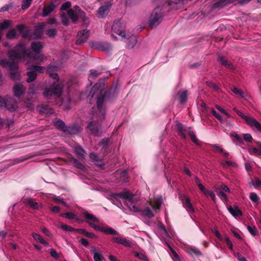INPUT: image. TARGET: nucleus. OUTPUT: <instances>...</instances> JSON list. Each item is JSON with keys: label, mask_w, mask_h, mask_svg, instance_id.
<instances>
[{"label": "nucleus", "mask_w": 261, "mask_h": 261, "mask_svg": "<svg viewBox=\"0 0 261 261\" xmlns=\"http://www.w3.org/2000/svg\"><path fill=\"white\" fill-rule=\"evenodd\" d=\"M43 46V44L41 42H33L31 43L30 52L27 53L24 45L19 44L13 49L9 51L8 56L11 60L18 59L24 60L28 58L33 60L41 61L43 60V57L40 54V51Z\"/></svg>", "instance_id": "obj_1"}, {"label": "nucleus", "mask_w": 261, "mask_h": 261, "mask_svg": "<svg viewBox=\"0 0 261 261\" xmlns=\"http://www.w3.org/2000/svg\"><path fill=\"white\" fill-rule=\"evenodd\" d=\"M113 197L115 198L120 197L125 199L126 204L131 211L134 212L141 211L138 207L135 205L139 201V198L137 196L132 195L129 192H124L121 193H115L113 194Z\"/></svg>", "instance_id": "obj_2"}, {"label": "nucleus", "mask_w": 261, "mask_h": 261, "mask_svg": "<svg viewBox=\"0 0 261 261\" xmlns=\"http://www.w3.org/2000/svg\"><path fill=\"white\" fill-rule=\"evenodd\" d=\"M105 93L100 91L97 97L96 107L93 108L92 115L93 118H98L100 120L105 119V106L103 104L105 99Z\"/></svg>", "instance_id": "obj_3"}, {"label": "nucleus", "mask_w": 261, "mask_h": 261, "mask_svg": "<svg viewBox=\"0 0 261 261\" xmlns=\"http://www.w3.org/2000/svg\"><path fill=\"white\" fill-rule=\"evenodd\" d=\"M67 15L74 22H76L78 17H80L83 20L85 24L88 25L89 23V21L86 18L85 12L82 11L79 7L77 6L74 7L73 9L69 10Z\"/></svg>", "instance_id": "obj_4"}, {"label": "nucleus", "mask_w": 261, "mask_h": 261, "mask_svg": "<svg viewBox=\"0 0 261 261\" xmlns=\"http://www.w3.org/2000/svg\"><path fill=\"white\" fill-rule=\"evenodd\" d=\"M62 92V88L59 83H54L49 88H46L43 96L47 98L53 96L59 97Z\"/></svg>", "instance_id": "obj_5"}, {"label": "nucleus", "mask_w": 261, "mask_h": 261, "mask_svg": "<svg viewBox=\"0 0 261 261\" xmlns=\"http://www.w3.org/2000/svg\"><path fill=\"white\" fill-rule=\"evenodd\" d=\"M161 10L162 8L158 6L152 12L149 20V25L151 28L156 27L161 22L163 18Z\"/></svg>", "instance_id": "obj_6"}, {"label": "nucleus", "mask_w": 261, "mask_h": 261, "mask_svg": "<svg viewBox=\"0 0 261 261\" xmlns=\"http://www.w3.org/2000/svg\"><path fill=\"white\" fill-rule=\"evenodd\" d=\"M53 122L57 127L60 129L64 132H68L71 134H74L80 131V129H75L73 127H66L64 122L59 119L56 118L54 119Z\"/></svg>", "instance_id": "obj_7"}, {"label": "nucleus", "mask_w": 261, "mask_h": 261, "mask_svg": "<svg viewBox=\"0 0 261 261\" xmlns=\"http://www.w3.org/2000/svg\"><path fill=\"white\" fill-rule=\"evenodd\" d=\"M0 102H3L5 106L10 111H15L17 108L16 101L8 96L2 98L0 96Z\"/></svg>", "instance_id": "obj_8"}, {"label": "nucleus", "mask_w": 261, "mask_h": 261, "mask_svg": "<svg viewBox=\"0 0 261 261\" xmlns=\"http://www.w3.org/2000/svg\"><path fill=\"white\" fill-rule=\"evenodd\" d=\"M125 28V24L120 20H117L114 22L112 26V30L113 32L118 34L119 35L124 37H125L124 32L123 31Z\"/></svg>", "instance_id": "obj_9"}, {"label": "nucleus", "mask_w": 261, "mask_h": 261, "mask_svg": "<svg viewBox=\"0 0 261 261\" xmlns=\"http://www.w3.org/2000/svg\"><path fill=\"white\" fill-rule=\"evenodd\" d=\"M31 69L33 70L27 72L28 78L27 81L28 83L32 82L36 79L37 77L36 71L42 72L44 70V67L40 66H33Z\"/></svg>", "instance_id": "obj_10"}, {"label": "nucleus", "mask_w": 261, "mask_h": 261, "mask_svg": "<svg viewBox=\"0 0 261 261\" xmlns=\"http://www.w3.org/2000/svg\"><path fill=\"white\" fill-rule=\"evenodd\" d=\"M10 75L11 79L18 80L20 78V73L18 69L17 64L15 63L10 65Z\"/></svg>", "instance_id": "obj_11"}, {"label": "nucleus", "mask_w": 261, "mask_h": 261, "mask_svg": "<svg viewBox=\"0 0 261 261\" xmlns=\"http://www.w3.org/2000/svg\"><path fill=\"white\" fill-rule=\"evenodd\" d=\"M87 127L91 132V133L93 135L96 136H98L100 135V125L98 122H91L90 123L88 124Z\"/></svg>", "instance_id": "obj_12"}, {"label": "nucleus", "mask_w": 261, "mask_h": 261, "mask_svg": "<svg viewBox=\"0 0 261 261\" xmlns=\"http://www.w3.org/2000/svg\"><path fill=\"white\" fill-rule=\"evenodd\" d=\"M245 121L253 129L255 128L258 131L261 132V125L256 119L247 116L245 119Z\"/></svg>", "instance_id": "obj_13"}, {"label": "nucleus", "mask_w": 261, "mask_h": 261, "mask_svg": "<svg viewBox=\"0 0 261 261\" xmlns=\"http://www.w3.org/2000/svg\"><path fill=\"white\" fill-rule=\"evenodd\" d=\"M89 31L84 30L80 31L77 35L76 44H81L85 42L88 38Z\"/></svg>", "instance_id": "obj_14"}, {"label": "nucleus", "mask_w": 261, "mask_h": 261, "mask_svg": "<svg viewBox=\"0 0 261 261\" xmlns=\"http://www.w3.org/2000/svg\"><path fill=\"white\" fill-rule=\"evenodd\" d=\"M89 225L96 230H100L106 234H116L117 232L112 228H101L99 226L92 223H89Z\"/></svg>", "instance_id": "obj_15"}, {"label": "nucleus", "mask_w": 261, "mask_h": 261, "mask_svg": "<svg viewBox=\"0 0 261 261\" xmlns=\"http://www.w3.org/2000/svg\"><path fill=\"white\" fill-rule=\"evenodd\" d=\"M112 240L113 241L117 244H122L125 247H131L133 245V243L126 239L125 238L122 237H113Z\"/></svg>", "instance_id": "obj_16"}, {"label": "nucleus", "mask_w": 261, "mask_h": 261, "mask_svg": "<svg viewBox=\"0 0 261 261\" xmlns=\"http://www.w3.org/2000/svg\"><path fill=\"white\" fill-rule=\"evenodd\" d=\"M13 89L14 95L18 97L22 95L25 91V88L24 86L20 83L15 84L14 86Z\"/></svg>", "instance_id": "obj_17"}, {"label": "nucleus", "mask_w": 261, "mask_h": 261, "mask_svg": "<svg viewBox=\"0 0 261 261\" xmlns=\"http://www.w3.org/2000/svg\"><path fill=\"white\" fill-rule=\"evenodd\" d=\"M23 202L30 207L33 209L38 210L42 207V205L40 203L36 202L32 198L25 199Z\"/></svg>", "instance_id": "obj_18"}, {"label": "nucleus", "mask_w": 261, "mask_h": 261, "mask_svg": "<svg viewBox=\"0 0 261 261\" xmlns=\"http://www.w3.org/2000/svg\"><path fill=\"white\" fill-rule=\"evenodd\" d=\"M180 198L184 207L187 210V211L190 213L194 212V208L190 202V199L185 196H180Z\"/></svg>", "instance_id": "obj_19"}, {"label": "nucleus", "mask_w": 261, "mask_h": 261, "mask_svg": "<svg viewBox=\"0 0 261 261\" xmlns=\"http://www.w3.org/2000/svg\"><path fill=\"white\" fill-rule=\"evenodd\" d=\"M83 216L87 220L86 222L89 224V223H92L93 224L98 223L99 222V220L94 215L89 214L88 212H86L83 213Z\"/></svg>", "instance_id": "obj_20"}, {"label": "nucleus", "mask_w": 261, "mask_h": 261, "mask_svg": "<svg viewBox=\"0 0 261 261\" xmlns=\"http://www.w3.org/2000/svg\"><path fill=\"white\" fill-rule=\"evenodd\" d=\"M56 8V6L54 2H51L49 5L45 6L43 11L42 16H47L52 12Z\"/></svg>", "instance_id": "obj_21"}, {"label": "nucleus", "mask_w": 261, "mask_h": 261, "mask_svg": "<svg viewBox=\"0 0 261 261\" xmlns=\"http://www.w3.org/2000/svg\"><path fill=\"white\" fill-rule=\"evenodd\" d=\"M91 252L93 254L95 261H101L103 258V255L101 251L96 249L95 247H92Z\"/></svg>", "instance_id": "obj_22"}, {"label": "nucleus", "mask_w": 261, "mask_h": 261, "mask_svg": "<svg viewBox=\"0 0 261 261\" xmlns=\"http://www.w3.org/2000/svg\"><path fill=\"white\" fill-rule=\"evenodd\" d=\"M218 61L221 63V65L223 66H224L227 68L233 69V66H232L231 62L227 61L226 59H225V58L223 56H218Z\"/></svg>", "instance_id": "obj_23"}, {"label": "nucleus", "mask_w": 261, "mask_h": 261, "mask_svg": "<svg viewBox=\"0 0 261 261\" xmlns=\"http://www.w3.org/2000/svg\"><path fill=\"white\" fill-rule=\"evenodd\" d=\"M109 10H110V9L108 6H103L101 7L99 9V10L98 12L99 17H105V16L108 15V14L109 12Z\"/></svg>", "instance_id": "obj_24"}, {"label": "nucleus", "mask_w": 261, "mask_h": 261, "mask_svg": "<svg viewBox=\"0 0 261 261\" xmlns=\"http://www.w3.org/2000/svg\"><path fill=\"white\" fill-rule=\"evenodd\" d=\"M176 127L177 129L178 134L182 137L183 139H186V136L185 134V132H187V129H184L182 124L180 123H177L176 125Z\"/></svg>", "instance_id": "obj_25"}, {"label": "nucleus", "mask_w": 261, "mask_h": 261, "mask_svg": "<svg viewBox=\"0 0 261 261\" xmlns=\"http://www.w3.org/2000/svg\"><path fill=\"white\" fill-rule=\"evenodd\" d=\"M74 151L80 158H84L85 151L81 147L79 146L75 147L74 148Z\"/></svg>", "instance_id": "obj_26"}, {"label": "nucleus", "mask_w": 261, "mask_h": 261, "mask_svg": "<svg viewBox=\"0 0 261 261\" xmlns=\"http://www.w3.org/2000/svg\"><path fill=\"white\" fill-rule=\"evenodd\" d=\"M228 210L229 213L233 216H237L242 214L241 212L237 207H228Z\"/></svg>", "instance_id": "obj_27"}, {"label": "nucleus", "mask_w": 261, "mask_h": 261, "mask_svg": "<svg viewBox=\"0 0 261 261\" xmlns=\"http://www.w3.org/2000/svg\"><path fill=\"white\" fill-rule=\"evenodd\" d=\"M76 231L80 233H82V234H84L86 237H88V238H96V236L94 233L89 232L84 229H77Z\"/></svg>", "instance_id": "obj_28"}, {"label": "nucleus", "mask_w": 261, "mask_h": 261, "mask_svg": "<svg viewBox=\"0 0 261 261\" xmlns=\"http://www.w3.org/2000/svg\"><path fill=\"white\" fill-rule=\"evenodd\" d=\"M17 29L20 32V33L22 34V37L24 38H27L28 35L30 34V31L27 30L26 32H24L23 29H24V26L23 24H19L17 25Z\"/></svg>", "instance_id": "obj_29"}, {"label": "nucleus", "mask_w": 261, "mask_h": 261, "mask_svg": "<svg viewBox=\"0 0 261 261\" xmlns=\"http://www.w3.org/2000/svg\"><path fill=\"white\" fill-rule=\"evenodd\" d=\"M187 132L188 133L189 135L191 137L192 141L195 143L197 144L198 140L197 139L194 132L192 130V128L191 127L188 128Z\"/></svg>", "instance_id": "obj_30"}, {"label": "nucleus", "mask_w": 261, "mask_h": 261, "mask_svg": "<svg viewBox=\"0 0 261 261\" xmlns=\"http://www.w3.org/2000/svg\"><path fill=\"white\" fill-rule=\"evenodd\" d=\"M141 212L143 216H147L149 218H151L154 216V214L149 207L146 208L144 210L142 211Z\"/></svg>", "instance_id": "obj_31"}, {"label": "nucleus", "mask_w": 261, "mask_h": 261, "mask_svg": "<svg viewBox=\"0 0 261 261\" xmlns=\"http://www.w3.org/2000/svg\"><path fill=\"white\" fill-rule=\"evenodd\" d=\"M248 151L250 154L252 153V152L256 154L257 155H261V148H256L255 147H249L248 148Z\"/></svg>", "instance_id": "obj_32"}, {"label": "nucleus", "mask_w": 261, "mask_h": 261, "mask_svg": "<svg viewBox=\"0 0 261 261\" xmlns=\"http://www.w3.org/2000/svg\"><path fill=\"white\" fill-rule=\"evenodd\" d=\"M179 100L181 102H184L187 100V91H183L179 93Z\"/></svg>", "instance_id": "obj_33"}, {"label": "nucleus", "mask_w": 261, "mask_h": 261, "mask_svg": "<svg viewBox=\"0 0 261 261\" xmlns=\"http://www.w3.org/2000/svg\"><path fill=\"white\" fill-rule=\"evenodd\" d=\"M60 228L64 231H76L77 229H74L71 226L68 225L67 224H62L60 226Z\"/></svg>", "instance_id": "obj_34"}, {"label": "nucleus", "mask_w": 261, "mask_h": 261, "mask_svg": "<svg viewBox=\"0 0 261 261\" xmlns=\"http://www.w3.org/2000/svg\"><path fill=\"white\" fill-rule=\"evenodd\" d=\"M221 165L224 168H226L228 167H236L237 166V164L236 163L232 162L231 161L223 162H222Z\"/></svg>", "instance_id": "obj_35"}, {"label": "nucleus", "mask_w": 261, "mask_h": 261, "mask_svg": "<svg viewBox=\"0 0 261 261\" xmlns=\"http://www.w3.org/2000/svg\"><path fill=\"white\" fill-rule=\"evenodd\" d=\"M217 195L221 197V198L224 201H227L228 200L227 196L223 191H220L219 190H216Z\"/></svg>", "instance_id": "obj_36"}, {"label": "nucleus", "mask_w": 261, "mask_h": 261, "mask_svg": "<svg viewBox=\"0 0 261 261\" xmlns=\"http://www.w3.org/2000/svg\"><path fill=\"white\" fill-rule=\"evenodd\" d=\"M101 86L100 84H96L92 88L90 92L89 95L93 97L94 94L98 90L99 88Z\"/></svg>", "instance_id": "obj_37"}, {"label": "nucleus", "mask_w": 261, "mask_h": 261, "mask_svg": "<svg viewBox=\"0 0 261 261\" xmlns=\"http://www.w3.org/2000/svg\"><path fill=\"white\" fill-rule=\"evenodd\" d=\"M135 256L140 259L148 261L147 256L144 253L136 252H135Z\"/></svg>", "instance_id": "obj_38"}, {"label": "nucleus", "mask_w": 261, "mask_h": 261, "mask_svg": "<svg viewBox=\"0 0 261 261\" xmlns=\"http://www.w3.org/2000/svg\"><path fill=\"white\" fill-rule=\"evenodd\" d=\"M57 31L55 29H50L46 31V34L49 37H54L56 36Z\"/></svg>", "instance_id": "obj_39"}, {"label": "nucleus", "mask_w": 261, "mask_h": 261, "mask_svg": "<svg viewBox=\"0 0 261 261\" xmlns=\"http://www.w3.org/2000/svg\"><path fill=\"white\" fill-rule=\"evenodd\" d=\"M247 229L249 232L253 236H255L258 233L256 228L254 226H248Z\"/></svg>", "instance_id": "obj_40"}, {"label": "nucleus", "mask_w": 261, "mask_h": 261, "mask_svg": "<svg viewBox=\"0 0 261 261\" xmlns=\"http://www.w3.org/2000/svg\"><path fill=\"white\" fill-rule=\"evenodd\" d=\"M11 24L10 20H6L2 23H0V30L8 28Z\"/></svg>", "instance_id": "obj_41"}, {"label": "nucleus", "mask_w": 261, "mask_h": 261, "mask_svg": "<svg viewBox=\"0 0 261 261\" xmlns=\"http://www.w3.org/2000/svg\"><path fill=\"white\" fill-rule=\"evenodd\" d=\"M16 30L15 29L11 30L7 34V37L8 39H12L15 37L16 35Z\"/></svg>", "instance_id": "obj_42"}, {"label": "nucleus", "mask_w": 261, "mask_h": 261, "mask_svg": "<svg viewBox=\"0 0 261 261\" xmlns=\"http://www.w3.org/2000/svg\"><path fill=\"white\" fill-rule=\"evenodd\" d=\"M161 200H157L155 201L154 204H152L151 202H150L149 204L152 206V207L154 210H158L160 208V207L161 205Z\"/></svg>", "instance_id": "obj_43"}, {"label": "nucleus", "mask_w": 261, "mask_h": 261, "mask_svg": "<svg viewBox=\"0 0 261 261\" xmlns=\"http://www.w3.org/2000/svg\"><path fill=\"white\" fill-rule=\"evenodd\" d=\"M32 0H23L22 3V9H27L31 5Z\"/></svg>", "instance_id": "obj_44"}, {"label": "nucleus", "mask_w": 261, "mask_h": 261, "mask_svg": "<svg viewBox=\"0 0 261 261\" xmlns=\"http://www.w3.org/2000/svg\"><path fill=\"white\" fill-rule=\"evenodd\" d=\"M232 91L233 92L236 94L239 95L242 98H245V94L242 91L237 88H234L232 89Z\"/></svg>", "instance_id": "obj_45"}, {"label": "nucleus", "mask_w": 261, "mask_h": 261, "mask_svg": "<svg viewBox=\"0 0 261 261\" xmlns=\"http://www.w3.org/2000/svg\"><path fill=\"white\" fill-rule=\"evenodd\" d=\"M13 63L11 64L6 59L0 60V65L4 67H9L10 69V65H12Z\"/></svg>", "instance_id": "obj_46"}, {"label": "nucleus", "mask_w": 261, "mask_h": 261, "mask_svg": "<svg viewBox=\"0 0 261 261\" xmlns=\"http://www.w3.org/2000/svg\"><path fill=\"white\" fill-rule=\"evenodd\" d=\"M47 72L49 74V75L53 79L58 80L59 76L57 73H51L50 68L49 67L47 70Z\"/></svg>", "instance_id": "obj_47"}, {"label": "nucleus", "mask_w": 261, "mask_h": 261, "mask_svg": "<svg viewBox=\"0 0 261 261\" xmlns=\"http://www.w3.org/2000/svg\"><path fill=\"white\" fill-rule=\"evenodd\" d=\"M38 90L37 87H35V86L33 84H32L30 86L29 89V94H33L36 92Z\"/></svg>", "instance_id": "obj_48"}, {"label": "nucleus", "mask_w": 261, "mask_h": 261, "mask_svg": "<svg viewBox=\"0 0 261 261\" xmlns=\"http://www.w3.org/2000/svg\"><path fill=\"white\" fill-rule=\"evenodd\" d=\"M61 216L62 217H65L70 219H72L74 218L75 215L72 213H66L64 214H61Z\"/></svg>", "instance_id": "obj_49"}, {"label": "nucleus", "mask_w": 261, "mask_h": 261, "mask_svg": "<svg viewBox=\"0 0 261 261\" xmlns=\"http://www.w3.org/2000/svg\"><path fill=\"white\" fill-rule=\"evenodd\" d=\"M32 236L35 240L39 242V243H41L42 241L43 240V239L40 235L36 233H33Z\"/></svg>", "instance_id": "obj_50"}, {"label": "nucleus", "mask_w": 261, "mask_h": 261, "mask_svg": "<svg viewBox=\"0 0 261 261\" xmlns=\"http://www.w3.org/2000/svg\"><path fill=\"white\" fill-rule=\"evenodd\" d=\"M67 15L65 14H62L61 15L62 21L65 25H68L69 23V20L67 16Z\"/></svg>", "instance_id": "obj_51"}, {"label": "nucleus", "mask_w": 261, "mask_h": 261, "mask_svg": "<svg viewBox=\"0 0 261 261\" xmlns=\"http://www.w3.org/2000/svg\"><path fill=\"white\" fill-rule=\"evenodd\" d=\"M212 114L218 119L219 120L220 122H222L223 121V119H222V118L221 117V116L218 113H217L216 112V111L214 110H212Z\"/></svg>", "instance_id": "obj_52"}, {"label": "nucleus", "mask_w": 261, "mask_h": 261, "mask_svg": "<svg viewBox=\"0 0 261 261\" xmlns=\"http://www.w3.org/2000/svg\"><path fill=\"white\" fill-rule=\"evenodd\" d=\"M214 150L216 152H223V149L217 144H214L212 145Z\"/></svg>", "instance_id": "obj_53"}, {"label": "nucleus", "mask_w": 261, "mask_h": 261, "mask_svg": "<svg viewBox=\"0 0 261 261\" xmlns=\"http://www.w3.org/2000/svg\"><path fill=\"white\" fill-rule=\"evenodd\" d=\"M216 108L220 112L223 113V114H224L226 116H227L228 117H230V115L226 112V111H225V110H224L223 108H222L220 106H218V105H216Z\"/></svg>", "instance_id": "obj_54"}, {"label": "nucleus", "mask_w": 261, "mask_h": 261, "mask_svg": "<svg viewBox=\"0 0 261 261\" xmlns=\"http://www.w3.org/2000/svg\"><path fill=\"white\" fill-rule=\"evenodd\" d=\"M89 156H90V158L92 161H93L95 163H98L99 162V160L98 159V156L96 154H95L93 153H91L90 154Z\"/></svg>", "instance_id": "obj_55"}, {"label": "nucleus", "mask_w": 261, "mask_h": 261, "mask_svg": "<svg viewBox=\"0 0 261 261\" xmlns=\"http://www.w3.org/2000/svg\"><path fill=\"white\" fill-rule=\"evenodd\" d=\"M244 139L248 142H251L253 139L250 134H245L244 135Z\"/></svg>", "instance_id": "obj_56"}, {"label": "nucleus", "mask_w": 261, "mask_h": 261, "mask_svg": "<svg viewBox=\"0 0 261 261\" xmlns=\"http://www.w3.org/2000/svg\"><path fill=\"white\" fill-rule=\"evenodd\" d=\"M205 195L210 196L211 197V198H212V199L213 200V201L214 202H215V201H216L215 195L213 191L207 190L206 195Z\"/></svg>", "instance_id": "obj_57"}, {"label": "nucleus", "mask_w": 261, "mask_h": 261, "mask_svg": "<svg viewBox=\"0 0 261 261\" xmlns=\"http://www.w3.org/2000/svg\"><path fill=\"white\" fill-rule=\"evenodd\" d=\"M71 7V3L69 2H67L65 3H64L61 7V10H65L68 9L69 7Z\"/></svg>", "instance_id": "obj_58"}, {"label": "nucleus", "mask_w": 261, "mask_h": 261, "mask_svg": "<svg viewBox=\"0 0 261 261\" xmlns=\"http://www.w3.org/2000/svg\"><path fill=\"white\" fill-rule=\"evenodd\" d=\"M50 254L51 255V256L52 257H53L54 258H56V259H57L59 258V256L58 255V253L57 252V251L54 249H51L50 250Z\"/></svg>", "instance_id": "obj_59"}, {"label": "nucleus", "mask_w": 261, "mask_h": 261, "mask_svg": "<svg viewBox=\"0 0 261 261\" xmlns=\"http://www.w3.org/2000/svg\"><path fill=\"white\" fill-rule=\"evenodd\" d=\"M224 240H225L226 243L227 244V245H228L229 248L231 250H233V245H232V244L231 241L229 240V239L228 237H226V238H225Z\"/></svg>", "instance_id": "obj_60"}, {"label": "nucleus", "mask_w": 261, "mask_h": 261, "mask_svg": "<svg viewBox=\"0 0 261 261\" xmlns=\"http://www.w3.org/2000/svg\"><path fill=\"white\" fill-rule=\"evenodd\" d=\"M253 186L256 188L261 187V180L258 178H255Z\"/></svg>", "instance_id": "obj_61"}, {"label": "nucleus", "mask_w": 261, "mask_h": 261, "mask_svg": "<svg viewBox=\"0 0 261 261\" xmlns=\"http://www.w3.org/2000/svg\"><path fill=\"white\" fill-rule=\"evenodd\" d=\"M233 110L237 113L238 115H239L241 118H242L243 119L245 120L246 117H247V116L244 115L243 113H242L241 111L238 110L236 108H233Z\"/></svg>", "instance_id": "obj_62"}, {"label": "nucleus", "mask_w": 261, "mask_h": 261, "mask_svg": "<svg viewBox=\"0 0 261 261\" xmlns=\"http://www.w3.org/2000/svg\"><path fill=\"white\" fill-rule=\"evenodd\" d=\"M250 199L253 202H257L258 201V197L255 193H251L250 196Z\"/></svg>", "instance_id": "obj_63"}, {"label": "nucleus", "mask_w": 261, "mask_h": 261, "mask_svg": "<svg viewBox=\"0 0 261 261\" xmlns=\"http://www.w3.org/2000/svg\"><path fill=\"white\" fill-rule=\"evenodd\" d=\"M191 252L197 255H202V253L197 249L193 248L191 249Z\"/></svg>", "instance_id": "obj_64"}]
</instances>
